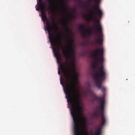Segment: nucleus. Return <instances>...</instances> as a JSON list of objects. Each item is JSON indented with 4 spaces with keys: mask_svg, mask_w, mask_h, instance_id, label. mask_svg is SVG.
<instances>
[{
    "mask_svg": "<svg viewBox=\"0 0 135 135\" xmlns=\"http://www.w3.org/2000/svg\"><path fill=\"white\" fill-rule=\"evenodd\" d=\"M60 22L64 27L65 30L67 32V37L69 47L66 50H64L61 46L62 52L66 60L65 62L62 64L60 67L66 79L65 83V87L66 84L69 85L71 81L73 82L75 84V86H76V83L75 81H73L71 76V72H72L77 80L78 74L76 71V65L74 59L75 52L74 48L72 46L74 40V38H71L72 31L68 27L67 21L66 19H64L63 20H60Z\"/></svg>",
    "mask_w": 135,
    "mask_h": 135,
    "instance_id": "nucleus-1",
    "label": "nucleus"
},
{
    "mask_svg": "<svg viewBox=\"0 0 135 135\" xmlns=\"http://www.w3.org/2000/svg\"><path fill=\"white\" fill-rule=\"evenodd\" d=\"M72 81L70 85L66 84L64 91L66 97L68 102L71 105V114L73 121V130L74 135H79L78 132V119L81 116L82 122L83 124L82 128V135H88V132L85 125V118L82 115L83 107L80 105V96L76 86Z\"/></svg>",
    "mask_w": 135,
    "mask_h": 135,
    "instance_id": "nucleus-2",
    "label": "nucleus"
},
{
    "mask_svg": "<svg viewBox=\"0 0 135 135\" xmlns=\"http://www.w3.org/2000/svg\"><path fill=\"white\" fill-rule=\"evenodd\" d=\"M104 53L103 48L100 49L97 48L94 50L91 56L98 63L101 65L99 70L94 71L93 78L96 86L98 89H101L102 92L104 93L105 88L102 85V83L103 81L106 78L107 73L103 65L104 61Z\"/></svg>",
    "mask_w": 135,
    "mask_h": 135,
    "instance_id": "nucleus-3",
    "label": "nucleus"
},
{
    "mask_svg": "<svg viewBox=\"0 0 135 135\" xmlns=\"http://www.w3.org/2000/svg\"><path fill=\"white\" fill-rule=\"evenodd\" d=\"M94 10L97 11V12H94L93 10H90L89 12L91 15L93 17H95V22L97 23V26L93 27V29L97 31V33L98 34L99 36L98 38L95 40V44H98L99 45H102L103 41V35L102 34V30L101 25L99 21L97 19V17L101 18L102 15L103 13L102 10L99 8L98 5H96L93 7Z\"/></svg>",
    "mask_w": 135,
    "mask_h": 135,
    "instance_id": "nucleus-4",
    "label": "nucleus"
},
{
    "mask_svg": "<svg viewBox=\"0 0 135 135\" xmlns=\"http://www.w3.org/2000/svg\"><path fill=\"white\" fill-rule=\"evenodd\" d=\"M95 100L100 101V108L101 110V112L100 113L98 110L93 113L92 116L93 117H100L102 118L101 126L98 128L95 131L94 135H101L102 133V127L104 126L106 121V119L104 115V108L105 104V100L102 98L99 97H95Z\"/></svg>",
    "mask_w": 135,
    "mask_h": 135,
    "instance_id": "nucleus-5",
    "label": "nucleus"
},
{
    "mask_svg": "<svg viewBox=\"0 0 135 135\" xmlns=\"http://www.w3.org/2000/svg\"><path fill=\"white\" fill-rule=\"evenodd\" d=\"M51 20V21L49 20L48 22H46V28L49 34V39L51 44H53L55 46H56L57 42V40L54 37L52 34L51 33L53 28H56V22L54 18H52Z\"/></svg>",
    "mask_w": 135,
    "mask_h": 135,
    "instance_id": "nucleus-6",
    "label": "nucleus"
},
{
    "mask_svg": "<svg viewBox=\"0 0 135 135\" xmlns=\"http://www.w3.org/2000/svg\"><path fill=\"white\" fill-rule=\"evenodd\" d=\"M37 3L38 6L37 7H36V6L35 7L36 10L38 11L40 9H41V17L44 22L47 20L46 16L42 11L45 6V4L43 3L42 0H37Z\"/></svg>",
    "mask_w": 135,
    "mask_h": 135,
    "instance_id": "nucleus-7",
    "label": "nucleus"
},
{
    "mask_svg": "<svg viewBox=\"0 0 135 135\" xmlns=\"http://www.w3.org/2000/svg\"><path fill=\"white\" fill-rule=\"evenodd\" d=\"M85 25L84 24L80 25H79V30L82 33L83 37L85 36L87 33L90 34L92 33V31L90 29H86L85 28Z\"/></svg>",
    "mask_w": 135,
    "mask_h": 135,
    "instance_id": "nucleus-8",
    "label": "nucleus"
},
{
    "mask_svg": "<svg viewBox=\"0 0 135 135\" xmlns=\"http://www.w3.org/2000/svg\"><path fill=\"white\" fill-rule=\"evenodd\" d=\"M48 2L51 6L47 9V10L51 11L52 12H54L55 8H58V6L56 4L54 3L52 0H47Z\"/></svg>",
    "mask_w": 135,
    "mask_h": 135,
    "instance_id": "nucleus-9",
    "label": "nucleus"
},
{
    "mask_svg": "<svg viewBox=\"0 0 135 135\" xmlns=\"http://www.w3.org/2000/svg\"><path fill=\"white\" fill-rule=\"evenodd\" d=\"M61 8L63 9L64 11L67 12L66 9L68 8L66 4L63 0H60Z\"/></svg>",
    "mask_w": 135,
    "mask_h": 135,
    "instance_id": "nucleus-10",
    "label": "nucleus"
},
{
    "mask_svg": "<svg viewBox=\"0 0 135 135\" xmlns=\"http://www.w3.org/2000/svg\"><path fill=\"white\" fill-rule=\"evenodd\" d=\"M79 6L83 8H85V6H86V2L84 1L82 2V0H78Z\"/></svg>",
    "mask_w": 135,
    "mask_h": 135,
    "instance_id": "nucleus-11",
    "label": "nucleus"
},
{
    "mask_svg": "<svg viewBox=\"0 0 135 135\" xmlns=\"http://www.w3.org/2000/svg\"><path fill=\"white\" fill-rule=\"evenodd\" d=\"M52 49L53 51L54 52V55L55 56V57L57 61H59V63H60V60L59 58V55L58 54V52L54 48H52Z\"/></svg>",
    "mask_w": 135,
    "mask_h": 135,
    "instance_id": "nucleus-12",
    "label": "nucleus"
},
{
    "mask_svg": "<svg viewBox=\"0 0 135 135\" xmlns=\"http://www.w3.org/2000/svg\"><path fill=\"white\" fill-rule=\"evenodd\" d=\"M95 61H96V62H94L92 65V67L94 69V70L95 71H96L97 70H95V69L98 66V64H99V63H98V62L95 60Z\"/></svg>",
    "mask_w": 135,
    "mask_h": 135,
    "instance_id": "nucleus-13",
    "label": "nucleus"
},
{
    "mask_svg": "<svg viewBox=\"0 0 135 135\" xmlns=\"http://www.w3.org/2000/svg\"><path fill=\"white\" fill-rule=\"evenodd\" d=\"M83 17L87 21H90L91 20L93 19V17L90 16L88 18L86 15H84Z\"/></svg>",
    "mask_w": 135,
    "mask_h": 135,
    "instance_id": "nucleus-14",
    "label": "nucleus"
},
{
    "mask_svg": "<svg viewBox=\"0 0 135 135\" xmlns=\"http://www.w3.org/2000/svg\"><path fill=\"white\" fill-rule=\"evenodd\" d=\"M71 10L72 11L73 14H75V12L76 11V9L75 7H74L71 9Z\"/></svg>",
    "mask_w": 135,
    "mask_h": 135,
    "instance_id": "nucleus-15",
    "label": "nucleus"
},
{
    "mask_svg": "<svg viewBox=\"0 0 135 135\" xmlns=\"http://www.w3.org/2000/svg\"><path fill=\"white\" fill-rule=\"evenodd\" d=\"M60 83L63 86H64L63 82V81H62V77H61V75H60Z\"/></svg>",
    "mask_w": 135,
    "mask_h": 135,
    "instance_id": "nucleus-16",
    "label": "nucleus"
},
{
    "mask_svg": "<svg viewBox=\"0 0 135 135\" xmlns=\"http://www.w3.org/2000/svg\"><path fill=\"white\" fill-rule=\"evenodd\" d=\"M71 18L72 19H74L75 18L76 16L75 14H73V15L71 16Z\"/></svg>",
    "mask_w": 135,
    "mask_h": 135,
    "instance_id": "nucleus-17",
    "label": "nucleus"
},
{
    "mask_svg": "<svg viewBox=\"0 0 135 135\" xmlns=\"http://www.w3.org/2000/svg\"><path fill=\"white\" fill-rule=\"evenodd\" d=\"M59 45L60 46H61V37L60 36H59Z\"/></svg>",
    "mask_w": 135,
    "mask_h": 135,
    "instance_id": "nucleus-18",
    "label": "nucleus"
},
{
    "mask_svg": "<svg viewBox=\"0 0 135 135\" xmlns=\"http://www.w3.org/2000/svg\"><path fill=\"white\" fill-rule=\"evenodd\" d=\"M82 45L83 46H85V42L83 43L82 44Z\"/></svg>",
    "mask_w": 135,
    "mask_h": 135,
    "instance_id": "nucleus-19",
    "label": "nucleus"
},
{
    "mask_svg": "<svg viewBox=\"0 0 135 135\" xmlns=\"http://www.w3.org/2000/svg\"><path fill=\"white\" fill-rule=\"evenodd\" d=\"M88 84L89 87H90V84L89 82L88 83Z\"/></svg>",
    "mask_w": 135,
    "mask_h": 135,
    "instance_id": "nucleus-20",
    "label": "nucleus"
},
{
    "mask_svg": "<svg viewBox=\"0 0 135 135\" xmlns=\"http://www.w3.org/2000/svg\"><path fill=\"white\" fill-rule=\"evenodd\" d=\"M58 74H59V75H60V72L59 70L58 71Z\"/></svg>",
    "mask_w": 135,
    "mask_h": 135,
    "instance_id": "nucleus-21",
    "label": "nucleus"
},
{
    "mask_svg": "<svg viewBox=\"0 0 135 135\" xmlns=\"http://www.w3.org/2000/svg\"><path fill=\"white\" fill-rule=\"evenodd\" d=\"M82 55H84L83 54Z\"/></svg>",
    "mask_w": 135,
    "mask_h": 135,
    "instance_id": "nucleus-22",
    "label": "nucleus"
}]
</instances>
